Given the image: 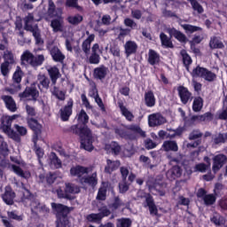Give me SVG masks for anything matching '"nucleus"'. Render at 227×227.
<instances>
[{
	"instance_id": "7ed1b4c3",
	"label": "nucleus",
	"mask_w": 227,
	"mask_h": 227,
	"mask_svg": "<svg viewBox=\"0 0 227 227\" xmlns=\"http://www.w3.org/2000/svg\"><path fill=\"white\" fill-rule=\"evenodd\" d=\"M47 14L51 19H54L51 21V27L52 28L53 33H61V31H63V20H61L63 8H56L54 1L48 0Z\"/></svg>"
},
{
	"instance_id": "f3484780",
	"label": "nucleus",
	"mask_w": 227,
	"mask_h": 227,
	"mask_svg": "<svg viewBox=\"0 0 227 227\" xmlns=\"http://www.w3.org/2000/svg\"><path fill=\"white\" fill-rule=\"evenodd\" d=\"M1 100L4 103V106L8 111L11 113H16L17 111V103L15 102V99H13V97L9 95H2Z\"/></svg>"
},
{
	"instance_id": "0eeeda50",
	"label": "nucleus",
	"mask_w": 227,
	"mask_h": 227,
	"mask_svg": "<svg viewBox=\"0 0 227 227\" xmlns=\"http://www.w3.org/2000/svg\"><path fill=\"white\" fill-rule=\"evenodd\" d=\"M24 75V72L20 67H18L16 71L12 74V84H11L10 88H5V91H8L12 95L16 93L17 91H20L22 90V76Z\"/></svg>"
},
{
	"instance_id": "c756f323",
	"label": "nucleus",
	"mask_w": 227,
	"mask_h": 227,
	"mask_svg": "<svg viewBox=\"0 0 227 227\" xmlns=\"http://www.w3.org/2000/svg\"><path fill=\"white\" fill-rule=\"evenodd\" d=\"M82 184H87L91 187H96L98 184V177L97 176V172L92 173L91 176H83L80 179Z\"/></svg>"
},
{
	"instance_id": "c9c22d12",
	"label": "nucleus",
	"mask_w": 227,
	"mask_h": 227,
	"mask_svg": "<svg viewBox=\"0 0 227 227\" xmlns=\"http://www.w3.org/2000/svg\"><path fill=\"white\" fill-rule=\"evenodd\" d=\"M21 65H30L33 61V53L29 50H26L20 56Z\"/></svg>"
},
{
	"instance_id": "423d86ee",
	"label": "nucleus",
	"mask_w": 227,
	"mask_h": 227,
	"mask_svg": "<svg viewBox=\"0 0 227 227\" xmlns=\"http://www.w3.org/2000/svg\"><path fill=\"white\" fill-rule=\"evenodd\" d=\"M192 77H200V79H204V81H207V82H214V81L217 79V74L208 70L207 67L197 66L192 71Z\"/></svg>"
},
{
	"instance_id": "680f3d73",
	"label": "nucleus",
	"mask_w": 227,
	"mask_h": 227,
	"mask_svg": "<svg viewBox=\"0 0 227 227\" xmlns=\"http://www.w3.org/2000/svg\"><path fill=\"white\" fill-rule=\"evenodd\" d=\"M199 116L200 121H212V120H214V114L210 112H207L204 114Z\"/></svg>"
},
{
	"instance_id": "473e14b6",
	"label": "nucleus",
	"mask_w": 227,
	"mask_h": 227,
	"mask_svg": "<svg viewBox=\"0 0 227 227\" xmlns=\"http://www.w3.org/2000/svg\"><path fill=\"white\" fill-rule=\"evenodd\" d=\"M147 61L149 65H152V67H154V65H159V63H160V55L157 53L155 50L150 49Z\"/></svg>"
},
{
	"instance_id": "ddd939ff",
	"label": "nucleus",
	"mask_w": 227,
	"mask_h": 227,
	"mask_svg": "<svg viewBox=\"0 0 227 227\" xmlns=\"http://www.w3.org/2000/svg\"><path fill=\"white\" fill-rule=\"evenodd\" d=\"M227 156L224 154H216L213 158V166L212 170L213 173H217L221 170V168L226 164Z\"/></svg>"
},
{
	"instance_id": "4d7b16f0",
	"label": "nucleus",
	"mask_w": 227,
	"mask_h": 227,
	"mask_svg": "<svg viewBox=\"0 0 227 227\" xmlns=\"http://www.w3.org/2000/svg\"><path fill=\"white\" fill-rule=\"evenodd\" d=\"M0 70L2 75H4V77H6V75L10 74V62L4 61L0 66Z\"/></svg>"
},
{
	"instance_id": "9b49d317",
	"label": "nucleus",
	"mask_w": 227,
	"mask_h": 227,
	"mask_svg": "<svg viewBox=\"0 0 227 227\" xmlns=\"http://www.w3.org/2000/svg\"><path fill=\"white\" fill-rule=\"evenodd\" d=\"M73 109L74 99L69 98L67 105L59 110L60 119L62 121H68V120H70V116H72V113H74Z\"/></svg>"
},
{
	"instance_id": "4c0bfd02",
	"label": "nucleus",
	"mask_w": 227,
	"mask_h": 227,
	"mask_svg": "<svg viewBox=\"0 0 227 227\" xmlns=\"http://www.w3.org/2000/svg\"><path fill=\"white\" fill-rule=\"evenodd\" d=\"M43 61H45V56L43 54L36 55L33 54L31 67L33 68H37V67H42L43 65Z\"/></svg>"
},
{
	"instance_id": "c85d7f7f",
	"label": "nucleus",
	"mask_w": 227,
	"mask_h": 227,
	"mask_svg": "<svg viewBox=\"0 0 227 227\" xmlns=\"http://www.w3.org/2000/svg\"><path fill=\"white\" fill-rule=\"evenodd\" d=\"M124 51L127 58L137 52V43L134 41H127L124 44Z\"/></svg>"
},
{
	"instance_id": "5fc2aeb1",
	"label": "nucleus",
	"mask_w": 227,
	"mask_h": 227,
	"mask_svg": "<svg viewBox=\"0 0 227 227\" xmlns=\"http://www.w3.org/2000/svg\"><path fill=\"white\" fill-rule=\"evenodd\" d=\"M125 205L123 201L121 200L119 196L114 197V202L110 205V208L113 210H118L120 207Z\"/></svg>"
},
{
	"instance_id": "7c9ffc66",
	"label": "nucleus",
	"mask_w": 227,
	"mask_h": 227,
	"mask_svg": "<svg viewBox=\"0 0 227 227\" xmlns=\"http://www.w3.org/2000/svg\"><path fill=\"white\" fill-rule=\"evenodd\" d=\"M161 148L163 152H178V144L175 140L164 141Z\"/></svg>"
},
{
	"instance_id": "a19ab883",
	"label": "nucleus",
	"mask_w": 227,
	"mask_h": 227,
	"mask_svg": "<svg viewBox=\"0 0 227 227\" xmlns=\"http://www.w3.org/2000/svg\"><path fill=\"white\" fill-rule=\"evenodd\" d=\"M102 184L103 186H100L98 191L97 200L99 201H106L107 198V185H106L105 182H103Z\"/></svg>"
},
{
	"instance_id": "1a4fd4ad",
	"label": "nucleus",
	"mask_w": 227,
	"mask_h": 227,
	"mask_svg": "<svg viewBox=\"0 0 227 227\" xmlns=\"http://www.w3.org/2000/svg\"><path fill=\"white\" fill-rule=\"evenodd\" d=\"M25 31H29L32 33L35 40V45H43V39H42V31L38 27V25H31L29 23H25L24 25Z\"/></svg>"
},
{
	"instance_id": "4468645a",
	"label": "nucleus",
	"mask_w": 227,
	"mask_h": 227,
	"mask_svg": "<svg viewBox=\"0 0 227 227\" xmlns=\"http://www.w3.org/2000/svg\"><path fill=\"white\" fill-rule=\"evenodd\" d=\"M16 196L17 195L12 186H5L4 192L2 194V200L5 205L12 206L15 203L14 200Z\"/></svg>"
},
{
	"instance_id": "ea45409f",
	"label": "nucleus",
	"mask_w": 227,
	"mask_h": 227,
	"mask_svg": "<svg viewBox=\"0 0 227 227\" xmlns=\"http://www.w3.org/2000/svg\"><path fill=\"white\" fill-rule=\"evenodd\" d=\"M181 27H183L184 33H186L188 35H192V33H196L197 31H203L201 27H197L191 24H183L181 25Z\"/></svg>"
},
{
	"instance_id": "e433bc0d",
	"label": "nucleus",
	"mask_w": 227,
	"mask_h": 227,
	"mask_svg": "<svg viewBox=\"0 0 227 227\" xmlns=\"http://www.w3.org/2000/svg\"><path fill=\"white\" fill-rule=\"evenodd\" d=\"M203 98L200 96L194 98L192 106L193 113H200L203 109Z\"/></svg>"
},
{
	"instance_id": "bb28decb",
	"label": "nucleus",
	"mask_w": 227,
	"mask_h": 227,
	"mask_svg": "<svg viewBox=\"0 0 227 227\" xmlns=\"http://www.w3.org/2000/svg\"><path fill=\"white\" fill-rule=\"evenodd\" d=\"M95 42V34H91L88 36L86 40H84L82 43V51L84 52L86 56H89L91 51V43Z\"/></svg>"
},
{
	"instance_id": "c03bdc74",
	"label": "nucleus",
	"mask_w": 227,
	"mask_h": 227,
	"mask_svg": "<svg viewBox=\"0 0 227 227\" xmlns=\"http://www.w3.org/2000/svg\"><path fill=\"white\" fill-rule=\"evenodd\" d=\"M210 221L215 226H224L226 224V218L221 215H214L210 218Z\"/></svg>"
},
{
	"instance_id": "09e8293b",
	"label": "nucleus",
	"mask_w": 227,
	"mask_h": 227,
	"mask_svg": "<svg viewBox=\"0 0 227 227\" xmlns=\"http://www.w3.org/2000/svg\"><path fill=\"white\" fill-rule=\"evenodd\" d=\"M86 220L88 221V223H96V224H100V223H102L101 216L98 213H92L87 215Z\"/></svg>"
},
{
	"instance_id": "79ce46f5",
	"label": "nucleus",
	"mask_w": 227,
	"mask_h": 227,
	"mask_svg": "<svg viewBox=\"0 0 227 227\" xmlns=\"http://www.w3.org/2000/svg\"><path fill=\"white\" fill-rule=\"evenodd\" d=\"M53 150H55V152H58L60 157H64L65 159H70V154L67 153L65 148H63V145H61V143L55 144L53 145Z\"/></svg>"
},
{
	"instance_id": "a211bd4d",
	"label": "nucleus",
	"mask_w": 227,
	"mask_h": 227,
	"mask_svg": "<svg viewBox=\"0 0 227 227\" xmlns=\"http://www.w3.org/2000/svg\"><path fill=\"white\" fill-rule=\"evenodd\" d=\"M48 75L51 81L52 86H56L58 83V79H61V73L59 72V68L58 67L53 66L47 68Z\"/></svg>"
},
{
	"instance_id": "58836bf2",
	"label": "nucleus",
	"mask_w": 227,
	"mask_h": 227,
	"mask_svg": "<svg viewBox=\"0 0 227 227\" xmlns=\"http://www.w3.org/2000/svg\"><path fill=\"white\" fill-rule=\"evenodd\" d=\"M210 49H224V43L223 41L217 36H213L209 41Z\"/></svg>"
},
{
	"instance_id": "603ef678",
	"label": "nucleus",
	"mask_w": 227,
	"mask_h": 227,
	"mask_svg": "<svg viewBox=\"0 0 227 227\" xmlns=\"http://www.w3.org/2000/svg\"><path fill=\"white\" fill-rule=\"evenodd\" d=\"M182 173H184L182 167L178 165H175L172 167L171 175L173 178H180V176H182Z\"/></svg>"
},
{
	"instance_id": "e2e57ef3",
	"label": "nucleus",
	"mask_w": 227,
	"mask_h": 227,
	"mask_svg": "<svg viewBox=\"0 0 227 227\" xmlns=\"http://www.w3.org/2000/svg\"><path fill=\"white\" fill-rule=\"evenodd\" d=\"M14 129L20 136H27V128L24 126H20L19 124L14 125Z\"/></svg>"
},
{
	"instance_id": "f257e3e1",
	"label": "nucleus",
	"mask_w": 227,
	"mask_h": 227,
	"mask_svg": "<svg viewBox=\"0 0 227 227\" xmlns=\"http://www.w3.org/2000/svg\"><path fill=\"white\" fill-rule=\"evenodd\" d=\"M76 125L70 127L69 130L73 134L79 136L81 148L86 150V152H93L95 146H93V134H91V129L88 128V123L90 121V116L86 114L84 109H82L77 114Z\"/></svg>"
},
{
	"instance_id": "de8ad7c7",
	"label": "nucleus",
	"mask_w": 227,
	"mask_h": 227,
	"mask_svg": "<svg viewBox=\"0 0 227 227\" xmlns=\"http://www.w3.org/2000/svg\"><path fill=\"white\" fill-rule=\"evenodd\" d=\"M67 194H77L80 192V190L77 185L72 184V183H66L65 187Z\"/></svg>"
},
{
	"instance_id": "20e7f679",
	"label": "nucleus",
	"mask_w": 227,
	"mask_h": 227,
	"mask_svg": "<svg viewBox=\"0 0 227 227\" xmlns=\"http://www.w3.org/2000/svg\"><path fill=\"white\" fill-rule=\"evenodd\" d=\"M51 208L56 212V227H71L68 214L72 212V209L68 206L53 202L51 203Z\"/></svg>"
},
{
	"instance_id": "412c9836",
	"label": "nucleus",
	"mask_w": 227,
	"mask_h": 227,
	"mask_svg": "<svg viewBox=\"0 0 227 227\" xmlns=\"http://www.w3.org/2000/svg\"><path fill=\"white\" fill-rule=\"evenodd\" d=\"M109 72V68L104 65L99 66L94 69L93 76L95 79H98L99 81H104L106 77H107V73Z\"/></svg>"
},
{
	"instance_id": "bf43d9fd",
	"label": "nucleus",
	"mask_w": 227,
	"mask_h": 227,
	"mask_svg": "<svg viewBox=\"0 0 227 227\" xmlns=\"http://www.w3.org/2000/svg\"><path fill=\"white\" fill-rule=\"evenodd\" d=\"M110 146L114 155H120V153L121 152V146H120L118 142L113 141Z\"/></svg>"
},
{
	"instance_id": "a18cd8bd",
	"label": "nucleus",
	"mask_w": 227,
	"mask_h": 227,
	"mask_svg": "<svg viewBox=\"0 0 227 227\" xmlns=\"http://www.w3.org/2000/svg\"><path fill=\"white\" fill-rule=\"evenodd\" d=\"M203 42V36L195 35L192 41H190L191 49H194L193 52L197 54V52H200V49H196V44L201 43Z\"/></svg>"
},
{
	"instance_id": "6ab92c4d",
	"label": "nucleus",
	"mask_w": 227,
	"mask_h": 227,
	"mask_svg": "<svg viewBox=\"0 0 227 227\" xmlns=\"http://www.w3.org/2000/svg\"><path fill=\"white\" fill-rule=\"evenodd\" d=\"M144 103L146 107H155L157 104V98H155V94L153 90H147L144 94Z\"/></svg>"
},
{
	"instance_id": "052dcab7",
	"label": "nucleus",
	"mask_w": 227,
	"mask_h": 227,
	"mask_svg": "<svg viewBox=\"0 0 227 227\" xmlns=\"http://www.w3.org/2000/svg\"><path fill=\"white\" fill-rule=\"evenodd\" d=\"M191 4L194 12L198 13H203V12H205V9H203V6L200 5L197 0H194Z\"/></svg>"
},
{
	"instance_id": "37998d69",
	"label": "nucleus",
	"mask_w": 227,
	"mask_h": 227,
	"mask_svg": "<svg viewBox=\"0 0 227 227\" xmlns=\"http://www.w3.org/2000/svg\"><path fill=\"white\" fill-rule=\"evenodd\" d=\"M82 20H84V18L81 14H75L74 16L67 17V22L72 26H79Z\"/></svg>"
},
{
	"instance_id": "4be33fe9",
	"label": "nucleus",
	"mask_w": 227,
	"mask_h": 227,
	"mask_svg": "<svg viewBox=\"0 0 227 227\" xmlns=\"http://www.w3.org/2000/svg\"><path fill=\"white\" fill-rule=\"evenodd\" d=\"M57 179L58 176L52 172L39 175V180L41 184H47L48 185H52V184H54Z\"/></svg>"
},
{
	"instance_id": "aec40b11",
	"label": "nucleus",
	"mask_w": 227,
	"mask_h": 227,
	"mask_svg": "<svg viewBox=\"0 0 227 227\" xmlns=\"http://www.w3.org/2000/svg\"><path fill=\"white\" fill-rule=\"evenodd\" d=\"M146 207L149 208V212L151 215L159 216V208H157V205H155V200L153 197L148 193L145 197Z\"/></svg>"
},
{
	"instance_id": "6e6d98bb",
	"label": "nucleus",
	"mask_w": 227,
	"mask_h": 227,
	"mask_svg": "<svg viewBox=\"0 0 227 227\" xmlns=\"http://www.w3.org/2000/svg\"><path fill=\"white\" fill-rule=\"evenodd\" d=\"M4 61H7L10 65H13L15 63V58L13 56V52L11 51H6L4 53Z\"/></svg>"
},
{
	"instance_id": "8fccbe9b",
	"label": "nucleus",
	"mask_w": 227,
	"mask_h": 227,
	"mask_svg": "<svg viewBox=\"0 0 227 227\" xmlns=\"http://www.w3.org/2000/svg\"><path fill=\"white\" fill-rule=\"evenodd\" d=\"M132 226V220L130 218H119L117 219L116 227H130Z\"/></svg>"
},
{
	"instance_id": "9d476101",
	"label": "nucleus",
	"mask_w": 227,
	"mask_h": 227,
	"mask_svg": "<svg viewBox=\"0 0 227 227\" xmlns=\"http://www.w3.org/2000/svg\"><path fill=\"white\" fill-rule=\"evenodd\" d=\"M120 173L121 175V183H119V191L121 194H125L127 191H129L130 187V184L127 182V176H129V168L127 167H121Z\"/></svg>"
},
{
	"instance_id": "338daca9",
	"label": "nucleus",
	"mask_w": 227,
	"mask_h": 227,
	"mask_svg": "<svg viewBox=\"0 0 227 227\" xmlns=\"http://www.w3.org/2000/svg\"><path fill=\"white\" fill-rule=\"evenodd\" d=\"M79 0H67L66 1V6L67 8H77V10H80L81 6H79Z\"/></svg>"
},
{
	"instance_id": "774afa93",
	"label": "nucleus",
	"mask_w": 227,
	"mask_h": 227,
	"mask_svg": "<svg viewBox=\"0 0 227 227\" xmlns=\"http://www.w3.org/2000/svg\"><path fill=\"white\" fill-rule=\"evenodd\" d=\"M124 25L127 27H131V29H136V27H137V23L134 22V20L130 18H126L124 20Z\"/></svg>"
},
{
	"instance_id": "2f4dec72",
	"label": "nucleus",
	"mask_w": 227,
	"mask_h": 227,
	"mask_svg": "<svg viewBox=\"0 0 227 227\" xmlns=\"http://www.w3.org/2000/svg\"><path fill=\"white\" fill-rule=\"evenodd\" d=\"M70 173L72 176H78V178H81L82 175H88V167H82L81 165L73 167L70 169Z\"/></svg>"
},
{
	"instance_id": "f8f14e48",
	"label": "nucleus",
	"mask_w": 227,
	"mask_h": 227,
	"mask_svg": "<svg viewBox=\"0 0 227 227\" xmlns=\"http://www.w3.org/2000/svg\"><path fill=\"white\" fill-rule=\"evenodd\" d=\"M177 93L182 104L184 106L189 103V100H192V92H190L189 89L185 86H178Z\"/></svg>"
},
{
	"instance_id": "72a5a7b5",
	"label": "nucleus",
	"mask_w": 227,
	"mask_h": 227,
	"mask_svg": "<svg viewBox=\"0 0 227 227\" xmlns=\"http://www.w3.org/2000/svg\"><path fill=\"white\" fill-rule=\"evenodd\" d=\"M50 164L51 166H53L55 169H61V168H63V162L61 161V159H59L58 154H56L54 152H51L50 154Z\"/></svg>"
},
{
	"instance_id": "864d4df0",
	"label": "nucleus",
	"mask_w": 227,
	"mask_h": 227,
	"mask_svg": "<svg viewBox=\"0 0 227 227\" xmlns=\"http://www.w3.org/2000/svg\"><path fill=\"white\" fill-rule=\"evenodd\" d=\"M7 215H8L9 219H12L13 221H18L19 223H20V221L24 220V216L22 215H17L16 210L8 211Z\"/></svg>"
},
{
	"instance_id": "dca6fc26",
	"label": "nucleus",
	"mask_w": 227,
	"mask_h": 227,
	"mask_svg": "<svg viewBox=\"0 0 227 227\" xmlns=\"http://www.w3.org/2000/svg\"><path fill=\"white\" fill-rule=\"evenodd\" d=\"M166 123V118L160 114H152L148 116L149 127H159Z\"/></svg>"
},
{
	"instance_id": "a878e982",
	"label": "nucleus",
	"mask_w": 227,
	"mask_h": 227,
	"mask_svg": "<svg viewBox=\"0 0 227 227\" xmlns=\"http://www.w3.org/2000/svg\"><path fill=\"white\" fill-rule=\"evenodd\" d=\"M180 55L182 57L183 65L186 72H189L191 66L192 65V58L191 55H189V53H187L186 50H181Z\"/></svg>"
},
{
	"instance_id": "3c124183",
	"label": "nucleus",
	"mask_w": 227,
	"mask_h": 227,
	"mask_svg": "<svg viewBox=\"0 0 227 227\" xmlns=\"http://www.w3.org/2000/svg\"><path fill=\"white\" fill-rule=\"evenodd\" d=\"M203 137V132L199 129H193L188 137L189 141H196V139H201Z\"/></svg>"
},
{
	"instance_id": "49530a36",
	"label": "nucleus",
	"mask_w": 227,
	"mask_h": 227,
	"mask_svg": "<svg viewBox=\"0 0 227 227\" xmlns=\"http://www.w3.org/2000/svg\"><path fill=\"white\" fill-rule=\"evenodd\" d=\"M203 201L206 207H210L215 204V201H217V196L214 193H209L204 197Z\"/></svg>"
},
{
	"instance_id": "2eb2a0df",
	"label": "nucleus",
	"mask_w": 227,
	"mask_h": 227,
	"mask_svg": "<svg viewBox=\"0 0 227 227\" xmlns=\"http://www.w3.org/2000/svg\"><path fill=\"white\" fill-rule=\"evenodd\" d=\"M50 55L55 63H63L65 61V54L59 50L57 45L48 48Z\"/></svg>"
},
{
	"instance_id": "13d9d810",
	"label": "nucleus",
	"mask_w": 227,
	"mask_h": 227,
	"mask_svg": "<svg viewBox=\"0 0 227 227\" xmlns=\"http://www.w3.org/2000/svg\"><path fill=\"white\" fill-rule=\"evenodd\" d=\"M89 63L90 65H98V63H100V55L98 53L91 52L89 57Z\"/></svg>"
},
{
	"instance_id": "5701e85b",
	"label": "nucleus",
	"mask_w": 227,
	"mask_h": 227,
	"mask_svg": "<svg viewBox=\"0 0 227 227\" xmlns=\"http://www.w3.org/2000/svg\"><path fill=\"white\" fill-rule=\"evenodd\" d=\"M168 33L170 36H174V38H176L177 42H180V43H187V35H185V34L182 33L180 30L172 27L168 30Z\"/></svg>"
},
{
	"instance_id": "69168bd1",
	"label": "nucleus",
	"mask_w": 227,
	"mask_h": 227,
	"mask_svg": "<svg viewBox=\"0 0 227 227\" xmlns=\"http://www.w3.org/2000/svg\"><path fill=\"white\" fill-rule=\"evenodd\" d=\"M12 168L14 173L18 175V176H21V178H26V173H24V170L22 169V168L17 165H12Z\"/></svg>"
},
{
	"instance_id": "cd10ccee",
	"label": "nucleus",
	"mask_w": 227,
	"mask_h": 227,
	"mask_svg": "<svg viewBox=\"0 0 227 227\" xmlns=\"http://www.w3.org/2000/svg\"><path fill=\"white\" fill-rule=\"evenodd\" d=\"M37 81L39 82V90H49V86L51 84V79H49V76L45 75V74H39L37 75Z\"/></svg>"
},
{
	"instance_id": "f03ea898",
	"label": "nucleus",
	"mask_w": 227,
	"mask_h": 227,
	"mask_svg": "<svg viewBox=\"0 0 227 227\" xmlns=\"http://www.w3.org/2000/svg\"><path fill=\"white\" fill-rule=\"evenodd\" d=\"M114 130L115 136H119V137L126 141H136L137 137H146V132L137 124L121 125L115 127Z\"/></svg>"
},
{
	"instance_id": "393cba45",
	"label": "nucleus",
	"mask_w": 227,
	"mask_h": 227,
	"mask_svg": "<svg viewBox=\"0 0 227 227\" xmlns=\"http://www.w3.org/2000/svg\"><path fill=\"white\" fill-rule=\"evenodd\" d=\"M16 119L17 115L15 114L12 116L6 115L1 119L2 127L4 132H10V130H12V123L13 122V120Z\"/></svg>"
},
{
	"instance_id": "b1692460",
	"label": "nucleus",
	"mask_w": 227,
	"mask_h": 227,
	"mask_svg": "<svg viewBox=\"0 0 227 227\" xmlns=\"http://www.w3.org/2000/svg\"><path fill=\"white\" fill-rule=\"evenodd\" d=\"M117 106L121 111V114L122 116H124V118L128 121H132V120H134V114H132V112L129 111V109L127 108V106H125V105L123 104V102L121 100H119L117 102Z\"/></svg>"
},
{
	"instance_id": "6e6552de",
	"label": "nucleus",
	"mask_w": 227,
	"mask_h": 227,
	"mask_svg": "<svg viewBox=\"0 0 227 227\" xmlns=\"http://www.w3.org/2000/svg\"><path fill=\"white\" fill-rule=\"evenodd\" d=\"M38 97H40V91H38V89L36 88V82H33L29 86H27L24 91L19 94L20 100L31 98L29 100H33V102H36Z\"/></svg>"
},
{
	"instance_id": "f704fd0d",
	"label": "nucleus",
	"mask_w": 227,
	"mask_h": 227,
	"mask_svg": "<svg viewBox=\"0 0 227 227\" xmlns=\"http://www.w3.org/2000/svg\"><path fill=\"white\" fill-rule=\"evenodd\" d=\"M160 40L161 42L162 47H165L166 49H173L175 47L171 38L168 37V35H166L164 32L160 34Z\"/></svg>"
},
{
	"instance_id": "39448f33",
	"label": "nucleus",
	"mask_w": 227,
	"mask_h": 227,
	"mask_svg": "<svg viewBox=\"0 0 227 227\" xmlns=\"http://www.w3.org/2000/svg\"><path fill=\"white\" fill-rule=\"evenodd\" d=\"M27 125L33 132L32 143L36 146L38 140L42 137V129H43V126L38 121V120L33 117L27 118Z\"/></svg>"
},
{
	"instance_id": "0e129e2a",
	"label": "nucleus",
	"mask_w": 227,
	"mask_h": 227,
	"mask_svg": "<svg viewBox=\"0 0 227 227\" xmlns=\"http://www.w3.org/2000/svg\"><path fill=\"white\" fill-rule=\"evenodd\" d=\"M213 143L215 145H221V143H226V138L223 133H219L213 138Z\"/></svg>"
}]
</instances>
